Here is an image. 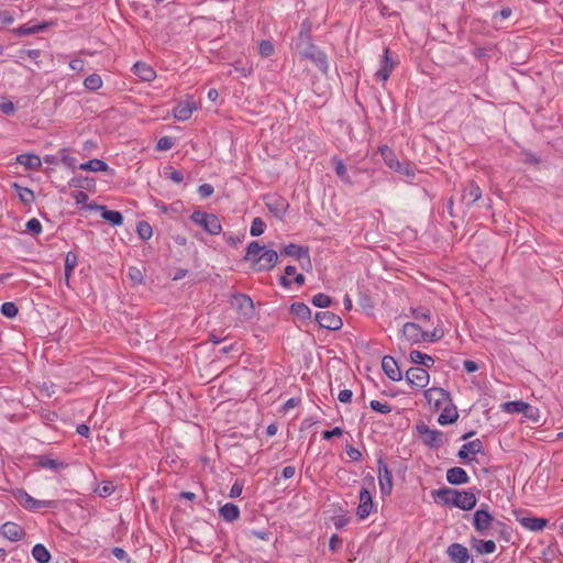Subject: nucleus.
<instances>
[{"instance_id": "nucleus-41", "label": "nucleus", "mask_w": 563, "mask_h": 563, "mask_svg": "<svg viewBox=\"0 0 563 563\" xmlns=\"http://www.w3.org/2000/svg\"><path fill=\"white\" fill-rule=\"evenodd\" d=\"M504 411L509 413H522L527 408V402L525 401H507L501 405Z\"/></svg>"}, {"instance_id": "nucleus-11", "label": "nucleus", "mask_w": 563, "mask_h": 563, "mask_svg": "<svg viewBox=\"0 0 563 563\" xmlns=\"http://www.w3.org/2000/svg\"><path fill=\"white\" fill-rule=\"evenodd\" d=\"M314 319L321 328L332 331L339 330L343 325L342 319L331 311L317 312Z\"/></svg>"}, {"instance_id": "nucleus-13", "label": "nucleus", "mask_w": 563, "mask_h": 563, "mask_svg": "<svg viewBox=\"0 0 563 563\" xmlns=\"http://www.w3.org/2000/svg\"><path fill=\"white\" fill-rule=\"evenodd\" d=\"M282 255H287L297 258L298 261L306 262L308 265H310V254L309 249L290 243L280 251Z\"/></svg>"}, {"instance_id": "nucleus-42", "label": "nucleus", "mask_w": 563, "mask_h": 563, "mask_svg": "<svg viewBox=\"0 0 563 563\" xmlns=\"http://www.w3.org/2000/svg\"><path fill=\"white\" fill-rule=\"evenodd\" d=\"M136 232L141 240L147 241L153 234V229L148 222L140 221L136 225Z\"/></svg>"}, {"instance_id": "nucleus-8", "label": "nucleus", "mask_w": 563, "mask_h": 563, "mask_svg": "<svg viewBox=\"0 0 563 563\" xmlns=\"http://www.w3.org/2000/svg\"><path fill=\"white\" fill-rule=\"evenodd\" d=\"M494 523L495 519L487 508L481 507L474 512L473 526L481 536L490 534V529Z\"/></svg>"}, {"instance_id": "nucleus-46", "label": "nucleus", "mask_w": 563, "mask_h": 563, "mask_svg": "<svg viewBox=\"0 0 563 563\" xmlns=\"http://www.w3.org/2000/svg\"><path fill=\"white\" fill-rule=\"evenodd\" d=\"M311 302L318 308H327L332 303V299L330 296L319 292L312 297Z\"/></svg>"}, {"instance_id": "nucleus-63", "label": "nucleus", "mask_w": 563, "mask_h": 563, "mask_svg": "<svg viewBox=\"0 0 563 563\" xmlns=\"http://www.w3.org/2000/svg\"><path fill=\"white\" fill-rule=\"evenodd\" d=\"M111 552L119 561L130 563L129 554L124 549L114 547Z\"/></svg>"}, {"instance_id": "nucleus-2", "label": "nucleus", "mask_w": 563, "mask_h": 563, "mask_svg": "<svg viewBox=\"0 0 563 563\" xmlns=\"http://www.w3.org/2000/svg\"><path fill=\"white\" fill-rule=\"evenodd\" d=\"M435 499L446 506L471 510L476 506L477 498L472 492H460L454 488L443 487L432 492Z\"/></svg>"}, {"instance_id": "nucleus-6", "label": "nucleus", "mask_w": 563, "mask_h": 563, "mask_svg": "<svg viewBox=\"0 0 563 563\" xmlns=\"http://www.w3.org/2000/svg\"><path fill=\"white\" fill-rule=\"evenodd\" d=\"M232 308H234L240 316L245 320L253 318L255 313L254 302L249 295L236 292L233 294L230 300Z\"/></svg>"}, {"instance_id": "nucleus-52", "label": "nucleus", "mask_w": 563, "mask_h": 563, "mask_svg": "<svg viewBox=\"0 0 563 563\" xmlns=\"http://www.w3.org/2000/svg\"><path fill=\"white\" fill-rule=\"evenodd\" d=\"M175 145V139L172 136H163L157 141L156 148L158 151H168Z\"/></svg>"}, {"instance_id": "nucleus-12", "label": "nucleus", "mask_w": 563, "mask_h": 563, "mask_svg": "<svg viewBox=\"0 0 563 563\" xmlns=\"http://www.w3.org/2000/svg\"><path fill=\"white\" fill-rule=\"evenodd\" d=\"M360 503L356 509V515L360 519H365L374 510L375 505L372 494L366 488H362L358 496Z\"/></svg>"}, {"instance_id": "nucleus-61", "label": "nucleus", "mask_w": 563, "mask_h": 563, "mask_svg": "<svg viewBox=\"0 0 563 563\" xmlns=\"http://www.w3.org/2000/svg\"><path fill=\"white\" fill-rule=\"evenodd\" d=\"M165 175L173 180L174 183L180 184L184 180L183 172L178 169H174L172 167L168 168V172H165Z\"/></svg>"}, {"instance_id": "nucleus-17", "label": "nucleus", "mask_w": 563, "mask_h": 563, "mask_svg": "<svg viewBox=\"0 0 563 563\" xmlns=\"http://www.w3.org/2000/svg\"><path fill=\"white\" fill-rule=\"evenodd\" d=\"M266 207L271 213L282 220L286 216L289 203L284 198L275 196L268 199Z\"/></svg>"}, {"instance_id": "nucleus-60", "label": "nucleus", "mask_w": 563, "mask_h": 563, "mask_svg": "<svg viewBox=\"0 0 563 563\" xmlns=\"http://www.w3.org/2000/svg\"><path fill=\"white\" fill-rule=\"evenodd\" d=\"M529 420L537 422L540 418L539 409L527 402V408L522 412Z\"/></svg>"}, {"instance_id": "nucleus-15", "label": "nucleus", "mask_w": 563, "mask_h": 563, "mask_svg": "<svg viewBox=\"0 0 563 563\" xmlns=\"http://www.w3.org/2000/svg\"><path fill=\"white\" fill-rule=\"evenodd\" d=\"M197 109L196 102L194 100H184L177 103L174 108L173 113L174 118L178 121L188 120L192 112Z\"/></svg>"}, {"instance_id": "nucleus-9", "label": "nucleus", "mask_w": 563, "mask_h": 563, "mask_svg": "<svg viewBox=\"0 0 563 563\" xmlns=\"http://www.w3.org/2000/svg\"><path fill=\"white\" fill-rule=\"evenodd\" d=\"M406 380L411 387L422 389L428 386L430 375L426 368L410 367L406 372Z\"/></svg>"}, {"instance_id": "nucleus-35", "label": "nucleus", "mask_w": 563, "mask_h": 563, "mask_svg": "<svg viewBox=\"0 0 563 563\" xmlns=\"http://www.w3.org/2000/svg\"><path fill=\"white\" fill-rule=\"evenodd\" d=\"M290 312L298 317L302 321H307L311 319V310L303 302H294L290 306Z\"/></svg>"}, {"instance_id": "nucleus-18", "label": "nucleus", "mask_w": 563, "mask_h": 563, "mask_svg": "<svg viewBox=\"0 0 563 563\" xmlns=\"http://www.w3.org/2000/svg\"><path fill=\"white\" fill-rule=\"evenodd\" d=\"M402 336L411 343H420L423 340V330L415 322H407L401 330Z\"/></svg>"}, {"instance_id": "nucleus-58", "label": "nucleus", "mask_w": 563, "mask_h": 563, "mask_svg": "<svg viewBox=\"0 0 563 563\" xmlns=\"http://www.w3.org/2000/svg\"><path fill=\"white\" fill-rule=\"evenodd\" d=\"M360 306L366 314H368V316L372 314L373 309H374V302L371 300L369 297H367L366 295H361L360 296Z\"/></svg>"}, {"instance_id": "nucleus-38", "label": "nucleus", "mask_w": 563, "mask_h": 563, "mask_svg": "<svg viewBox=\"0 0 563 563\" xmlns=\"http://www.w3.org/2000/svg\"><path fill=\"white\" fill-rule=\"evenodd\" d=\"M13 188L15 189L21 202H23L24 205H30L35 201V195L31 189L23 187L16 183L13 184Z\"/></svg>"}, {"instance_id": "nucleus-3", "label": "nucleus", "mask_w": 563, "mask_h": 563, "mask_svg": "<svg viewBox=\"0 0 563 563\" xmlns=\"http://www.w3.org/2000/svg\"><path fill=\"white\" fill-rule=\"evenodd\" d=\"M15 499L18 500V503L25 509L27 510H31V511H36L41 508H51V509H54L57 507V501L56 500H40V499H35L34 497H32L26 490H24L23 488H18L14 493H13Z\"/></svg>"}, {"instance_id": "nucleus-53", "label": "nucleus", "mask_w": 563, "mask_h": 563, "mask_svg": "<svg viewBox=\"0 0 563 563\" xmlns=\"http://www.w3.org/2000/svg\"><path fill=\"white\" fill-rule=\"evenodd\" d=\"M369 407L374 410V411H377V412H380V413H389L391 411V406L388 405L387 402H380L378 400H372L369 402Z\"/></svg>"}, {"instance_id": "nucleus-25", "label": "nucleus", "mask_w": 563, "mask_h": 563, "mask_svg": "<svg viewBox=\"0 0 563 563\" xmlns=\"http://www.w3.org/2000/svg\"><path fill=\"white\" fill-rule=\"evenodd\" d=\"M446 481L453 485H462L470 482V476L464 468L454 466L446 471Z\"/></svg>"}, {"instance_id": "nucleus-37", "label": "nucleus", "mask_w": 563, "mask_h": 563, "mask_svg": "<svg viewBox=\"0 0 563 563\" xmlns=\"http://www.w3.org/2000/svg\"><path fill=\"white\" fill-rule=\"evenodd\" d=\"M380 154H382V157H383L385 164L390 169L399 168L400 162L397 159V156L391 148H389L388 146H383L380 148Z\"/></svg>"}, {"instance_id": "nucleus-40", "label": "nucleus", "mask_w": 563, "mask_h": 563, "mask_svg": "<svg viewBox=\"0 0 563 563\" xmlns=\"http://www.w3.org/2000/svg\"><path fill=\"white\" fill-rule=\"evenodd\" d=\"M93 185L95 179L84 176H75L68 181V186L74 188L90 189Z\"/></svg>"}, {"instance_id": "nucleus-36", "label": "nucleus", "mask_w": 563, "mask_h": 563, "mask_svg": "<svg viewBox=\"0 0 563 563\" xmlns=\"http://www.w3.org/2000/svg\"><path fill=\"white\" fill-rule=\"evenodd\" d=\"M459 413L455 407L444 408L438 417V422L441 426L453 423L457 420Z\"/></svg>"}, {"instance_id": "nucleus-10", "label": "nucleus", "mask_w": 563, "mask_h": 563, "mask_svg": "<svg viewBox=\"0 0 563 563\" xmlns=\"http://www.w3.org/2000/svg\"><path fill=\"white\" fill-rule=\"evenodd\" d=\"M35 466L59 473L68 467V463L48 454H41L35 456Z\"/></svg>"}, {"instance_id": "nucleus-32", "label": "nucleus", "mask_w": 563, "mask_h": 563, "mask_svg": "<svg viewBox=\"0 0 563 563\" xmlns=\"http://www.w3.org/2000/svg\"><path fill=\"white\" fill-rule=\"evenodd\" d=\"M16 162L29 169H38L42 165L41 158L35 154H21Z\"/></svg>"}, {"instance_id": "nucleus-62", "label": "nucleus", "mask_w": 563, "mask_h": 563, "mask_svg": "<svg viewBox=\"0 0 563 563\" xmlns=\"http://www.w3.org/2000/svg\"><path fill=\"white\" fill-rule=\"evenodd\" d=\"M344 433L343 429L335 427L331 430L322 431L321 435L323 440H331L334 437H341Z\"/></svg>"}, {"instance_id": "nucleus-55", "label": "nucleus", "mask_w": 563, "mask_h": 563, "mask_svg": "<svg viewBox=\"0 0 563 563\" xmlns=\"http://www.w3.org/2000/svg\"><path fill=\"white\" fill-rule=\"evenodd\" d=\"M128 277L133 282V284H142L144 279L141 269L134 266L129 267Z\"/></svg>"}, {"instance_id": "nucleus-59", "label": "nucleus", "mask_w": 563, "mask_h": 563, "mask_svg": "<svg viewBox=\"0 0 563 563\" xmlns=\"http://www.w3.org/2000/svg\"><path fill=\"white\" fill-rule=\"evenodd\" d=\"M443 336V331L440 329H434L432 332L423 331V340L422 342H434L440 340Z\"/></svg>"}, {"instance_id": "nucleus-23", "label": "nucleus", "mask_w": 563, "mask_h": 563, "mask_svg": "<svg viewBox=\"0 0 563 563\" xmlns=\"http://www.w3.org/2000/svg\"><path fill=\"white\" fill-rule=\"evenodd\" d=\"M448 555L454 563H467L470 559L467 548L460 543H452L448 548Z\"/></svg>"}, {"instance_id": "nucleus-19", "label": "nucleus", "mask_w": 563, "mask_h": 563, "mask_svg": "<svg viewBox=\"0 0 563 563\" xmlns=\"http://www.w3.org/2000/svg\"><path fill=\"white\" fill-rule=\"evenodd\" d=\"M87 208L101 210V218L114 227L121 225L123 223V216L120 211L108 210L106 206H99L96 203H90L87 206Z\"/></svg>"}, {"instance_id": "nucleus-44", "label": "nucleus", "mask_w": 563, "mask_h": 563, "mask_svg": "<svg viewBox=\"0 0 563 563\" xmlns=\"http://www.w3.org/2000/svg\"><path fill=\"white\" fill-rule=\"evenodd\" d=\"M84 86L88 90L96 91L102 87V79L98 74H91L84 80Z\"/></svg>"}, {"instance_id": "nucleus-57", "label": "nucleus", "mask_w": 563, "mask_h": 563, "mask_svg": "<svg viewBox=\"0 0 563 563\" xmlns=\"http://www.w3.org/2000/svg\"><path fill=\"white\" fill-rule=\"evenodd\" d=\"M0 110L2 113L10 115L15 112V106L12 101L7 98L0 99Z\"/></svg>"}, {"instance_id": "nucleus-56", "label": "nucleus", "mask_w": 563, "mask_h": 563, "mask_svg": "<svg viewBox=\"0 0 563 563\" xmlns=\"http://www.w3.org/2000/svg\"><path fill=\"white\" fill-rule=\"evenodd\" d=\"M25 227L26 230L34 235H38L42 232V224L36 218L30 219Z\"/></svg>"}, {"instance_id": "nucleus-33", "label": "nucleus", "mask_w": 563, "mask_h": 563, "mask_svg": "<svg viewBox=\"0 0 563 563\" xmlns=\"http://www.w3.org/2000/svg\"><path fill=\"white\" fill-rule=\"evenodd\" d=\"M82 170H89V172H108L109 166L108 164L99 158H91L86 163H82L78 166Z\"/></svg>"}, {"instance_id": "nucleus-16", "label": "nucleus", "mask_w": 563, "mask_h": 563, "mask_svg": "<svg viewBox=\"0 0 563 563\" xmlns=\"http://www.w3.org/2000/svg\"><path fill=\"white\" fill-rule=\"evenodd\" d=\"M382 368L391 380L399 382L402 379L401 371L394 357L384 356L382 360Z\"/></svg>"}, {"instance_id": "nucleus-51", "label": "nucleus", "mask_w": 563, "mask_h": 563, "mask_svg": "<svg viewBox=\"0 0 563 563\" xmlns=\"http://www.w3.org/2000/svg\"><path fill=\"white\" fill-rule=\"evenodd\" d=\"M394 170L406 176L408 179H411L415 177V168L408 162H404V163L400 162L399 168H395Z\"/></svg>"}, {"instance_id": "nucleus-34", "label": "nucleus", "mask_w": 563, "mask_h": 563, "mask_svg": "<svg viewBox=\"0 0 563 563\" xmlns=\"http://www.w3.org/2000/svg\"><path fill=\"white\" fill-rule=\"evenodd\" d=\"M409 358L412 363L422 365L424 367H432L434 364V360L432 356L417 350L410 352Z\"/></svg>"}, {"instance_id": "nucleus-4", "label": "nucleus", "mask_w": 563, "mask_h": 563, "mask_svg": "<svg viewBox=\"0 0 563 563\" xmlns=\"http://www.w3.org/2000/svg\"><path fill=\"white\" fill-rule=\"evenodd\" d=\"M190 219L211 235H218L222 230L219 218L213 213L197 210L192 212Z\"/></svg>"}, {"instance_id": "nucleus-64", "label": "nucleus", "mask_w": 563, "mask_h": 563, "mask_svg": "<svg viewBox=\"0 0 563 563\" xmlns=\"http://www.w3.org/2000/svg\"><path fill=\"white\" fill-rule=\"evenodd\" d=\"M197 191L201 198H209L213 194L214 189L210 184H202L198 187Z\"/></svg>"}, {"instance_id": "nucleus-22", "label": "nucleus", "mask_w": 563, "mask_h": 563, "mask_svg": "<svg viewBox=\"0 0 563 563\" xmlns=\"http://www.w3.org/2000/svg\"><path fill=\"white\" fill-rule=\"evenodd\" d=\"M395 65H396V59L389 56V49L386 48L384 51V58L382 60L380 67L376 71L377 79H379L382 81H386L389 78L390 73L394 69Z\"/></svg>"}, {"instance_id": "nucleus-26", "label": "nucleus", "mask_w": 563, "mask_h": 563, "mask_svg": "<svg viewBox=\"0 0 563 563\" xmlns=\"http://www.w3.org/2000/svg\"><path fill=\"white\" fill-rule=\"evenodd\" d=\"M482 197V190L479 186L474 183L467 184L462 194V202L466 206H471Z\"/></svg>"}, {"instance_id": "nucleus-45", "label": "nucleus", "mask_w": 563, "mask_h": 563, "mask_svg": "<svg viewBox=\"0 0 563 563\" xmlns=\"http://www.w3.org/2000/svg\"><path fill=\"white\" fill-rule=\"evenodd\" d=\"M115 487L111 481H103L96 489L95 493L100 497H108L114 492Z\"/></svg>"}, {"instance_id": "nucleus-28", "label": "nucleus", "mask_w": 563, "mask_h": 563, "mask_svg": "<svg viewBox=\"0 0 563 563\" xmlns=\"http://www.w3.org/2000/svg\"><path fill=\"white\" fill-rule=\"evenodd\" d=\"M483 450V444L479 439L473 440L462 445L459 451L460 459H467L470 454H477Z\"/></svg>"}, {"instance_id": "nucleus-29", "label": "nucleus", "mask_w": 563, "mask_h": 563, "mask_svg": "<svg viewBox=\"0 0 563 563\" xmlns=\"http://www.w3.org/2000/svg\"><path fill=\"white\" fill-rule=\"evenodd\" d=\"M133 69L134 74L144 81H151L155 78L154 69L143 62H136Z\"/></svg>"}, {"instance_id": "nucleus-30", "label": "nucleus", "mask_w": 563, "mask_h": 563, "mask_svg": "<svg viewBox=\"0 0 563 563\" xmlns=\"http://www.w3.org/2000/svg\"><path fill=\"white\" fill-rule=\"evenodd\" d=\"M472 548L479 554H490L496 550V543L493 540L473 539Z\"/></svg>"}, {"instance_id": "nucleus-5", "label": "nucleus", "mask_w": 563, "mask_h": 563, "mask_svg": "<svg viewBox=\"0 0 563 563\" xmlns=\"http://www.w3.org/2000/svg\"><path fill=\"white\" fill-rule=\"evenodd\" d=\"M416 431L423 444L431 449H439L444 443V433L439 430L430 429L424 422L418 423Z\"/></svg>"}, {"instance_id": "nucleus-27", "label": "nucleus", "mask_w": 563, "mask_h": 563, "mask_svg": "<svg viewBox=\"0 0 563 563\" xmlns=\"http://www.w3.org/2000/svg\"><path fill=\"white\" fill-rule=\"evenodd\" d=\"M49 23L43 22L40 24H32V22L20 25L15 33L20 36L32 35L38 32H43L48 27Z\"/></svg>"}, {"instance_id": "nucleus-48", "label": "nucleus", "mask_w": 563, "mask_h": 563, "mask_svg": "<svg viewBox=\"0 0 563 563\" xmlns=\"http://www.w3.org/2000/svg\"><path fill=\"white\" fill-rule=\"evenodd\" d=\"M0 311L4 317L12 319L18 314L19 309L14 302L7 301L1 305Z\"/></svg>"}, {"instance_id": "nucleus-49", "label": "nucleus", "mask_w": 563, "mask_h": 563, "mask_svg": "<svg viewBox=\"0 0 563 563\" xmlns=\"http://www.w3.org/2000/svg\"><path fill=\"white\" fill-rule=\"evenodd\" d=\"M59 155H60V162L67 166L68 168L70 169H76L77 167V161L75 157L70 156L69 155V152L67 148H62L59 151Z\"/></svg>"}, {"instance_id": "nucleus-21", "label": "nucleus", "mask_w": 563, "mask_h": 563, "mask_svg": "<svg viewBox=\"0 0 563 563\" xmlns=\"http://www.w3.org/2000/svg\"><path fill=\"white\" fill-rule=\"evenodd\" d=\"M378 482L382 494L389 495L393 489V478L387 465L382 462L378 467Z\"/></svg>"}, {"instance_id": "nucleus-14", "label": "nucleus", "mask_w": 563, "mask_h": 563, "mask_svg": "<svg viewBox=\"0 0 563 563\" xmlns=\"http://www.w3.org/2000/svg\"><path fill=\"white\" fill-rule=\"evenodd\" d=\"M0 533L13 542L22 540L25 534L23 528L20 525L11 521H8L1 526Z\"/></svg>"}, {"instance_id": "nucleus-50", "label": "nucleus", "mask_w": 563, "mask_h": 563, "mask_svg": "<svg viewBox=\"0 0 563 563\" xmlns=\"http://www.w3.org/2000/svg\"><path fill=\"white\" fill-rule=\"evenodd\" d=\"M332 162H333L336 175L341 179L347 180L349 179V175H347V170H346V167H345L343 161L341 158L333 157Z\"/></svg>"}, {"instance_id": "nucleus-1", "label": "nucleus", "mask_w": 563, "mask_h": 563, "mask_svg": "<svg viewBox=\"0 0 563 563\" xmlns=\"http://www.w3.org/2000/svg\"><path fill=\"white\" fill-rule=\"evenodd\" d=\"M278 253L274 250H265V246L261 245L257 241L249 243L245 261L252 263V267L256 272H268L272 271L278 263Z\"/></svg>"}, {"instance_id": "nucleus-24", "label": "nucleus", "mask_w": 563, "mask_h": 563, "mask_svg": "<svg viewBox=\"0 0 563 563\" xmlns=\"http://www.w3.org/2000/svg\"><path fill=\"white\" fill-rule=\"evenodd\" d=\"M517 520L525 529L534 532L543 530L548 525L547 519L538 517H518Z\"/></svg>"}, {"instance_id": "nucleus-31", "label": "nucleus", "mask_w": 563, "mask_h": 563, "mask_svg": "<svg viewBox=\"0 0 563 563\" xmlns=\"http://www.w3.org/2000/svg\"><path fill=\"white\" fill-rule=\"evenodd\" d=\"M219 514L223 518V520L232 522L239 518L240 509L236 505L232 503H227L219 509Z\"/></svg>"}, {"instance_id": "nucleus-43", "label": "nucleus", "mask_w": 563, "mask_h": 563, "mask_svg": "<svg viewBox=\"0 0 563 563\" xmlns=\"http://www.w3.org/2000/svg\"><path fill=\"white\" fill-rule=\"evenodd\" d=\"M78 264V255L75 252H68L65 256V271L64 273L71 276L75 267Z\"/></svg>"}, {"instance_id": "nucleus-7", "label": "nucleus", "mask_w": 563, "mask_h": 563, "mask_svg": "<svg viewBox=\"0 0 563 563\" xmlns=\"http://www.w3.org/2000/svg\"><path fill=\"white\" fill-rule=\"evenodd\" d=\"M300 54L302 57L311 60L316 67L323 74L328 73V60L327 55L320 51L317 46L310 43L301 44Z\"/></svg>"}, {"instance_id": "nucleus-54", "label": "nucleus", "mask_w": 563, "mask_h": 563, "mask_svg": "<svg viewBox=\"0 0 563 563\" xmlns=\"http://www.w3.org/2000/svg\"><path fill=\"white\" fill-rule=\"evenodd\" d=\"M274 46L269 41L263 40L258 44V53L263 57H268L273 54Z\"/></svg>"}, {"instance_id": "nucleus-39", "label": "nucleus", "mask_w": 563, "mask_h": 563, "mask_svg": "<svg viewBox=\"0 0 563 563\" xmlns=\"http://www.w3.org/2000/svg\"><path fill=\"white\" fill-rule=\"evenodd\" d=\"M32 555L38 563H47L51 560V553L41 543H37L33 547Z\"/></svg>"}, {"instance_id": "nucleus-20", "label": "nucleus", "mask_w": 563, "mask_h": 563, "mask_svg": "<svg viewBox=\"0 0 563 563\" xmlns=\"http://www.w3.org/2000/svg\"><path fill=\"white\" fill-rule=\"evenodd\" d=\"M424 398L429 405H433L435 408H439L449 399V393L443 388L432 387L424 391Z\"/></svg>"}, {"instance_id": "nucleus-47", "label": "nucleus", "mask_w": 563, "mask_h": 563, "mask_svg": "<svg viewBox=\"0 0 563 563\" xmlns=\"http://www.w3.org/2000/svg\"><path fill=\"white\" fill-rule=\"evenodd\" d=\"M265 228L266 224L261 218H254L251 223L250 234L252 236H260L264 233Z\"/></svg>"}]
</instances>
